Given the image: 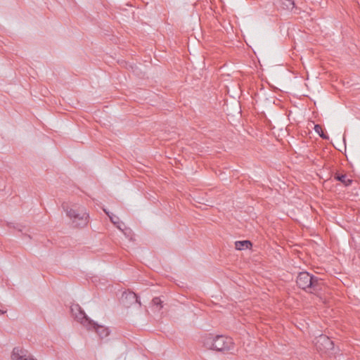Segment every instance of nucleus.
Wrapping results in <instances>:
<instances>
[{
    "label": "nucleus",
    "instance_id": "obj_1",
    "mask_svg": "<svg viewBox=\"0 0 360 360\" xmlns=\"http://www.w3.org/2000/svg\"><path fill=\"white\" fill-rule=\"evenodd\" d=\"M202 342L203 346L208 349H213L221 352H231L235 348V344L231 338L212 334H207L202 337Z\"/></svg>",
    "mask_w": 360,
    "mask_h": 360
},
{
    "label": "nucleus",
    "instance_id": "obj_2",
    "mask_svg": "<svg viewBox=\"0 0 360 360\" xmlns=\"http://www.w3.org/2000/svg\"><path fill=\"white\" fill-rule=\"evenodd\" d=\"M296 283L304 291L314 292L321 289L322 280L307 271H302L297 276Z\"/></svg>",
    "mask_w": 360,
    "mask_h": 360
},
{
    "label": "nucleus",
    "instance_id": "obj_3",
    "mask_svg": "<svg viewBox=\"0 0 360 360\" xmlns=\"http://www.w3.org/2000/svg\"><path fill=\"white\" fill-rule=\"evenodd\" d=\"M62 206L75 227H84L87 224L89 215L84 207L77 206L70 207L65 203Z\"/></svg>",
    "mask_w": 360,
    "mask_h": 360
},
{
    "label": "nucleus",
    "instance_id": "obj_4",
    "mask_svg": "<svg viewBox=\"0 0 360 360\" xmlns=\"http://www.w3.org/2000/svg\"><path fill=\"white\" fill-rule=\"evenodd\" d=\"M72 316L87 330H91V326L95 324V321L90 319L84 311L78 304H74L70 307Z\"/></svg>",
    "mask_w": 360,
    "mask_h": 360
},
{
    "label": "nucleus",
    "instance_id": "obj_5",
    "mask_svg": "<svg viewBox=\"0 0 360 360\" xmlns=\"http://www.w3.org/2000/svg\"><path fill=\"white\" fill-rule=\"evenodd\" d=\"M316 349L321 354H332L334 349L333 342L326 335H320L314 340Z\"/></svg>",
    "mask_w": 360,
    "mask_h": 360
},
{
    "label": "nucleus",
    "instance_id": "obj_6",
    "mask_svg": "<svg viewBox=\"0 0 360 360\" xmlns=\"http://www.w3.org/2000/svg\"><path fill=\"white\" fill-rule=\"evenodd\" d=\"M11 357L12 360H35L27 349L20 347L13 348Z\"/></svg>",
    "mask_w": 360,
    "mask_h": 360
},
{
    "label": "nucleus",
    "instance_id": "obj_7",
    "mask_svg": "<svg viewBox=\"0 0 360 360\" xmlns=\"http://www.w3.org/2000/svg\"><path fill=\"white\" fill-rule=\"evenodd\" d=\"M122 300L127 307L136 304H139V307L141 306V302L137 295L134 292H124L122 296Z\"/></svg>",
    "mask_w": 360,
    "mask_h": 360
},
{
    "label": "nucleus",
    "instance_id": "obj_8",
    "mask_svg": "<svg viewBox=\"0 0 360 360\" xmlns=\"http://www.w3.org/2000/svg\"><path fill=\"white\" fill-rule=\"evenodd\" d=\"M94 329L97 333L101 338H106L110 334L108 328L104 327L103 326L98 325L95 322V324L91 326V330Z\"/></svg>",
    "mask_w": 360,
    "mask_h": 360
},
{
    "label": "nucleus",
    "instance_id": "obj_9",
    "mask_svg": "<svg viewBox=\"0 0 360 360\" xmlns=\"http://www.w3.org/2000/svg\"><path fill=\"white\" fill-rule=\"evenodd\" d=\"M104 212L109 217L111 222L117 226V228L119 229L120 231H123V227H125V225L123 222L120 221L119 217L113 214L112 213L107 212L105 210H104Z\"/></svg>",
    "mask_w": 360,
    "mask_h": 360
},
{
    "label": "nucleus",
    "instance_id": "obj_10",
    "mask_svg": "<svg viewBox=\"0 0 360 360\" xmlns=\"http://www.w3.org/2000/svg\"><path fill=\"white\" fill-rule=\"evenodd\" d=\"M252 244L250 240H238L235 242V248L238 250H243L250 249Z\"/></svg>",
    "mask_w": 360,
    "mask_h": 360
},
{
    "label": "nucleus",
    "instance_id": "obj_11",
    "mask_svg": "<svg viewBox=\"0 0 360 360\" xmlns=\"http://www.w3.org/2000/svg\"><path fill=\"white\" fill-rule=\"evenodd\" d=\"M278 4L284 10L292 11L295 8L293 0H278Z\"/></svg>",
    "mask_w": 360,
    "mask_h": 360
},
{
    "label": "nucleus",
    "instance_id": "obj_12",
    "mask_svg": "<svg viewBox=\"0 0 360 360\" xmlns=\"http://www.w3.org/2000/svg\"><path fill=\"white\" fill-rule=\"evenodd\" d=\"M334 177L336 180L340 181L346 186L351 185L352 183V180L351 179H348L346 174H335Z\"/></svg>",
    "mask_w": 360,
    "mask_h": 360
},
{
    "label": "nucleus",
    "instance_id": "obj_13",
    "mask_svg": "<svg viewBox=\"0 0 360 360\" xmlns=\"http://www.w3.org/2000/svg\"><path fill=\"white\" fill-rule=\"evenodd\" d=\"M314 130L323 139H328L329 137L328 135L324 134L323 131L322 127L319 124H315L314 125Z\"/></svg>",
    "mask_w": 360,
    "mask_h": 360
},
{
    "label": "nucleus",
    "instance_id": "obj_14",
    "mask_svg": "<svg viewBox=\"0 0 360 360\" xmlns=\"http://www.w3.org/2000/svg\"><path fill=\"white\" fill-rule=\"evenodd\" d=\"M152 303L154 306H156L158 307V310L161 309L162 308V301L160 300V297H155L152 300Z\"/></svg>",
    "mask_w": 360,
    "mask_h": 360
},
{
    "label": "nucleus",
    "instance_id": "obj_15",
    "mask_svg": "<svg viewBox=\"0 0 360 360\" xmlns=\"http://www.w3.org/2000/svg\"><path fill=\"white\" fill-rule=\"evenodd\" d=\"M125 236L128 238L129 240H132V233L131 231L129 229H127L126 227H123V231H122Z\"/></svg>",
    "mask_w": 360,
    "mask_h": 360
},
{
    "label": "nucleus",
    "instance_id": "obj_16",
    "mask_svg": "<svg viewBox=\"0 0 360 360\" xmlns=\"http://www.w3.org/2000/svg\"><path fill=\"white\" fill-rule=\"evenodd\" d=\"M6 311L0 309V314H4Z\"/></svg>",
    "mask_w": 360,
    "mask_h": 360
}]
</instances>
